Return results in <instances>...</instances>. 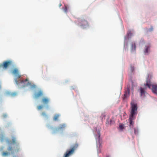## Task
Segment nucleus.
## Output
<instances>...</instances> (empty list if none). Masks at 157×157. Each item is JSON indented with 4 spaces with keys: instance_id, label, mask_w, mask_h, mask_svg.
I'll return each mask as SVG.
<instances>
[{
    "instance_id": "1",
    "label": "nucleus",
    "mask_w": 157,
    "mask_h": 157,
    "mask_svg": "<svg viewBox=\"0 0 157 157\" xmlns=\"http://www.w3.org/2000/svg\"><path fill=\"white\" fill-rule=\"evenodd\" d=\"M144 88L142 87L140 88V94L141 96L144 97L145 93L146 91L145 90H146L147 87H148L149 89H151V87L152 86L151 89L152 92L157 94V85H151L150 80L147 79L146 80V83L144 84Z\"/></svg>"
},
{
    "instance_id": "2",
    "label": "nucleus",
    "mask_w": 157,
    "mask_h": 157,
    "mask_svg": "<svg viewBox=\"0 0 157 157\" xmlns=\"http://www.w3.org/2000/svg\"><path fill=\"white\" fill-rule=\"evenodd\" d=\"M131 110L130 114L129 116H131V118L133 117H136V116L137 114V104L133 101H132L131 103Z\"/></svg>"
},
{
    "instance_id": "3",
    "label": "nucleus",
    "mask_w": 157,
    "mask_h": 157,
    "mask_svg": "<svg viewBox=\"0 0 157 157\" xmlns=\"http://www.w3.org/2000/svg\"><path fill=\"white\" fill-rule=\"evenodd\" d=\"M78 146V144H75L72 146L70 149L67 150L65 153L63 157H69L74 153Z\"/></svg>"
},
{
    "instance_id": "4",
    "label": "nucleus",
    "mask_w": 157,
    "mask_h": 157,
    "mask_svg": "<svg viewBox=\"0 0 157 157\" xmlns=\"http://www.w3.org/2000/svg\"><path fill=\"white\" fill-rule=\"evenodd\" d=\"M13 64V62L11 60H8L4 61L2 63L0 64V68L7 69L9 67Z\"/></svg>"
},
{
    "instance_id": "5",
    "label": "nucleus",
    "mask_w": 157,
    "mask_h": 157,
    "mask_svg": "<svg viewBox=\"0 0 157 157\" xmlns=\"http://www.w3.org/2000/svg\"><path fill=\"white\" fill-rule=\"evenodd\" d=\"M97 133L98 134L95 136V138L96 140L97 145L98 147L101 148L102 147V141L101 139L100 138V131L98 130L97 131Z\"/></svg>"
},
{
    "instance_id": "6",
    "label": "nucleus",
    "mask_w": 157,
    "mask_h": 157,
    "mask_svg": "<svg viewBox=\"0 0 157 157\" xmlns=\"http://www.w3.org/2000/svg\"><path fill=\"white\" fill-rule=\"evenodd\" d=\"M15 81L17 84H21L22 85V86L23 87L30 84L29 82L28 81V78H26L25 80L21 79L19 80H17V78H16Z\"/></svg>"
},
{
    "instance_id": "7",
    "label": "nucleus",
    "mask_w": 157,
    "mask_h": 157,
    "mask_svg": "<svg viewBox=\"0 0 157 157\" xmlns=\"http://www.w3.org/2000/svg\"><path fill=\"white\" fill-rule=\"evenodd\" d=\"M80 23L79 26L83 29L86 28L89 25L88 23L85 20H79Z\"/></svg>"
},
{
    "instance_id": "8",
    "label": "nucleus",
    "mask_w": 157,
    "mask_h": 157,
    "mask_svg": "<svg viewBox=\"0 0 157 157\" xmlns=\"http://www.w3.org/2000/svg\"><path fill=\"white\" fill-rule=\"evenodd\" d=\"M12 73L16 77L18 78H20L21 77V75L19 73L18 70L17 68H15L13 70Z\"/></svg>"
},
{
    "instance_id": "9",
    "label": "nucleus",
    "mask_w": 157,
    "mask_h": 157,
    "mask_svg": "<svg viewBox=\"0 0 157 157\" xmlns=\"http://www.w3.org/2000/svg\"><path fill=\"white\" fill-rule=\"evenodd\" d=\"M65 127V124H62L59 126L58 128L54 129L53 133H56L59 130H62L64 129Z\"/></svg>"
},
{
    "instance_id": "10",
    "label": "nucleus",
    "mask_w": 157,
    "mask_h": 157,
    "mask_svg": "<svg viewBox=\"0 0 157 157\" xmlns=\"http://www.w3.org/2000/svg\"><path fill=\"white\" fill-rule=\"evenodd\" d=\"M43 95V92L42 91L40 90L35 94L34 97L35 98H38L42 96Z\"/></svg>"
},
{
    "instance_id": "11",
    "label": "nucleus",
    "mask_w": 157,
    "mask_h": 157,
    "mask_svg": "<svg viewBox=\"0 0 157 157\" xmlns=\"http://www.w3.org/2000/svg\"><path fill=\"white\" fill-rule=\"evenodd\" d=\"M50 101L49 98L47 97H44L42 99V102L44 105H47Z\"/></svg>"
},
{
    "instance_id": "12",
    "label": "nucleus",
    "mask_w": 157,
    "mask_h": 157,
    "mask_svg": "<svg viewBox=\"0 0 157 157\" xmlns=\"http://www.w3.org/2000/svg\"><path fill=\"white\" fill-rule=\"evenodd\" d=\"M130 90H128L126 91L124 95V96L123 97V99L124 100L127 98L129 95Z\"/></svg>"
},
{
    "instance_id": "13",
    "label": "nucleus",
    "mask_w": 157,
    "mask_h": 157,
    "mask_svg": "<svg viewBox=\"0 0 157 157\" xmlns=\"http://www.w3.org/2000/svg\"><path fill=\"white\" fill-rule=\"evenodd\" d=\"M6 141L7 143H8L9 144H16V138L13 137L12 139V142L11 143V141H9V140H7Z\"/></svg>"
},
{
    "instance_id": "14",
    "label": "nucleus",
    "mask_w": 157,
    "mask_h": 157,
    "mask_svg": "<svg viewBox=\"0 0 157 157\" xmlns=\"http://www.w3.org/2000/svg\"><path fill=\"white\" fill-rule=\"evenodd\" d=\"M136 117H133V118H131V116H129V121L130 123V125H133L134 124V122L133 121V120H134L135 119Z\"/></svg>"
},
{
    "instance_id": "15",
    "label": "nucleus",
    "mask_w": 157,
    "mask_h": 157,
    "mask_svg": "<svg viewBox=\"0 0 157 157\" xmlns=\"http://www.w3.org/2000/svg\"><path fill=\"white\" fill-rule=\"evenodd\" d=\"M8 94L10 96L12 97H14L16 96L17 95V93L16 92H8Z\"/></svg>"
},
{
    "instance_id": "16",
    "label": "nucleus",
    "mask_w": 157,
    "mask_h": 157,
    "mask_svg": "<svg viewBox=\"0 0 157 157\" xmlns=\"http://www.w3.org/2000/svg\"><path fill=\"white\" fill-rule=\"evenodd\" d=\"M150 46H146L145 49L144 50V52L145 54H147L149 50L150 49Z\"/></svg>"
},
{
    "instance_id": "17",
    "label": "nucleus",
    "mask_w": 157,
    "mask_h": 157,
    "mask_svg": "<svg viewBox=\"0 0 157 157\" xmlns=\"http://www.w3.org/2000/svg\"><path fill=\"white\" fill-rule=\"evenodd\" d=\"M136 49V46L135 43H132L131 44V49L132 50H135Z\"/></svg>"
},
{
    "instance_id": "18",
    "label": "nucleus",
    "mask_w": 157,
    "mask_h": 157,
    "mask_svg": "<svg viewBox=\"0 0 157 157\" xmlns=\"http://www.w3.org/2000/svg\"><path fill=\"white\" fill-rule=\"evenodd\" d=\"M59 117V114H56L54 117L53 120L55 121H56L58 120V119Z\"/></svg>"
},
{
    "instance_id": "19",
    "label": "nucleus",
    "mask_w": 157,
    "mask_h": 157,
    "mask_svg": "<svg viewBox=\"0 0 157 157\" xmlns=\"http://www.w3.org/2000/svg\"><path fill=\"white\" fill-rule=\"evenodd\" d=\"M41 115L45 117V118H48V115L45 112H42V113Z\"/></svg>"
},
{
    "instance_id": "20",
    "label": "nucleus",
    "mask_w": 157,
    "mask_h": 157,
    "mask_svg": "<svg viewBox=\"0 0 157 157\" xmlns=\"http://www.w3.org/2000/svg\"><path fill=\"white\" fill-rule=\"evenodd\" d=\"M10 153H8L7 152L4 151L2 153V155L3 156H6L8 155H10Z\"/></svg>"
},
{
    "instance_id": "21",
    "label": "nucleus",
    "mask_w": 157,
    "mask_h": 157,
    "mask_svg": "<svg viewBox=\"0 0 157 157\" xmlns=\"http://www.w3.org/2000/svg\"><path fill=\"white\" fill-rule=\"evenodd\" d=\"M132 34L131 33V31H129L127 33V35L128 37H131V36H132Z\"/></svg>"
},
{
    "instance_id": "22",
    "label": "nucleus",
    "mask_w": 157,
    "mask_h": 157,
    "mask_svg": "<svg viewBox=\"0 0 157 157\" xmlns=\"http://www.w3.org/2000/svg\"><path fill=\"white\" fill-rule=\"evenodd\" d=\"M43 107V106L42 105H39L37 106V109L38 110H40L41 109H42Z\"/></svg>"
},
{
    "instance_id": "23",
    "label": "nucleus",
    "mask_w": 157,
    "mask_h": 157,
    "mask_svg": "<svg viewBox=\"0 0 157 157\" xmlns=\"http://www.w3.org/2000/svg\"><path fill=\"white\" fill-rule=\"evenodd\" d=\"M4 139V137L3 135H2L0 137V140L1 141H3Z\"/></svg>"
},
{
    "instance_id": "24",
    "label": "nucleus",
    "mask_w": 157,
    "mask_h": 157,
    "mask_svg": "<svg viewBox=\"0 0 157 157\" xmlns=\"http://www.w3.org/2000/svg\"><path fill=\"white\" fill-rule=\"evenodd\" d=\"M12 147L11 146L9 147L8 148V150L9 151H12Z\"/></svg>"
},
{
    "instance_id": "25",
    "label": "nucleus",
    "mask_w": 157,
    "mask_h": 157,
    "mask_svg": "<svg viewBox=\"0 0 157 157\" xmlns=\"http://www.w3.org/2000/svg\"><path fill=\"white\" fill-rule=\"evenodd\" d=\"M64 11L65 13H67V7L66 6H65V7H64Z\"/></svg>"
},
{
    "instance_id": "26",
    "label": "nucleus",
    "mask_w": 157,
    "mask_h": 157,
    "mask_svg": "<svg viewBox=\"0 0 157 157\" xmlns=\"http://www.w3.org/2000/svg\"><path fill=\"white\" fill-rule=\"evenodd\" d=\"M130 69H131V71L132 72H133L134 70V67H132V66H131L130 67Z\"/></svg>"
},
{
    "instance_id": "27",
    "label": "nucleus",
    "mask_w": 157,
    "mask_h": 157,
    "mask_svg": "<svg viewBox=\"0 0 157 157\" xmlns=\"http://www.w3.org/2000/svg\"><path fill=\"white\" fill-rule=\"evenodd\" d=\"M119 127L121 129H122L123 128H124V127H123V125H119Z\"/></svg>"
},
{
    "instance_id": "28",
    "label": "nucleus",
    "mask_w": 157,
    "mask_h": 157,
    "mask_svg": "<svg viewBox=\"0 0 157 157\" xmlns=\"http://www.w3.org/2000/svg\"><path fill=\"white\" fill-rule=\"evenodd\" d=\"M3 117L4 118H6V117H7V114H3Z\"/></svg>"
},
{
    "instance_id": "29",
    "label": "nucleus",
    "mask_w": 157,
    "mask_h": 157,
    "mask_svg": "<svg viewBox=\"0 0 157 157\" xmlns=\"http://www.w3.org/2000/svg\"><path fill=\"white\" fill-rule=\"evenodd\" d=\"M153 30V28L152 27H151L150 29H149L150 31H152Z\"/></svg>"
},
{
    "instance_id": "30",
    "label": "nucleus",
    "mask_w": 157,
    "mask_h": 157,
    "mask_svg": "<svg viewBox=\"0 0 157 157\" xmlns=\"http://www.w3.org/2000/svg\"><path fill=\"white\" fill-rule=\"evenodd\" d=\"M134 131L135 134H136L137 133V131H136V129L135 128H134Z\"/></svg>"
},
{
    "instance_id": "31",
    "label": "nucleus",
    "mask_w": 157,
    "mask_h": 157,
    "mask_svg": "<svg viewBox=\"0 0 157 157\" xmlns=\"http://www.w3.org/2000/svg\"><path fill=\"white\" fill-rule=\"evenodd\" d=\"M59 7H60L62 6V4L61 3H59Z\"/></svg>"
},
{
    "instance_id": "32",
    "label": "nucleus",
    "mask_w": 157,
    "mask_h": 157,
    "mask_svg": "<svg viewBox=\"0 0 157 157\" xmlns=\"http://www.w3.org/2000/svg\"><path fill=\"white\" fill-rule=\"evenodd\" d=\"M110 123H109V124H111V122H112V120H110Z\"/></svg>"
},
{
    "instance_id": "33",
    "label": "nucleus",
    "mask_w": 157,
    "mask_h": 157,
    "mask_svg": "<svg viewBox=\"0 0 157 157\" xmlns=\"http://www.w3.org/2000/svg\"><path fill=\"white\" fill-rule=\"evenodd\" d=\"M107 123H109L108 121V120H107V121H106V123L107 124Z\"/></svg>"
},
{
    "instance_id": "34",
    "label": "nucleus",
    "mask_w": 157,
    "mask_h": 157,
    "mask_svg": "<svg viewBox=\"0 0 157 157\" xmlns=\"http://www.w3.org/2000/svg\"><path fill=\"white\" fill-rule=\"evenodd\" d=\"M47 108H48V106H47Z\"/></svg>"
},
{
    "instance_id": "35",
    "label": "nucleus",
    "mask_w": 157,
    "mask_h": 157,
    "mask_svg": "<svg viewBox=\"0 0 157 157\" xmlns=\"http://www.w3.org/2000/svg\"><path fill=\"white\" fill-rule=\"evenodd\" d=\"M108 157V156H107V157Z\"/></svg>"
}]
</instances>
